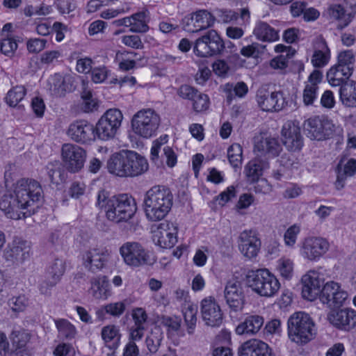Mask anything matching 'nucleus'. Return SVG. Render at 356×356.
Returning <instances> with one entry per match:
<instances>
[{"instance_id": "59", "label": "nucleus", "mask_w": 356, "mask_h": 356, "mask_svg": "<svg viewBox=\"0 0 356 356\" xmlns=\"http://www.w3.org/2000/svg\"><path fill=\"white\" fill-rule=\"evenodd\" d=\"M111 74V70L106 65L94 67L91 71V81L96 84L105 83Z\"/></svg>"}, {"instance_id": "26", "label": "nucleus", "mask_w": 356, "mask_h": 356, "mask_svg": "<svg viewBox=\"0 0 356 356\" xmlns=\"http://www.w3.org/2000/svg\"><path fill=\"white\" fill-rule=\"evenodd\" d=\"M264 318L256 314H245L242 321L236 326L234 331L237 335L254 336L264 326Z\"/></svg>"}, {"instance_id": "53", "label": "nucleus", "mask_w": 356, "mask_h": 356, "mask_svg": "<svg viewBox=\"0 0 356 356\" xmlns=\"http://www.w3.org/2000/svg\"><path fill=\"white\" fill-rule=\"evenodd\" d=\"M183 314L187 325V332L192 334L194 332L197 322V308L193 304H188L184 309Z\"/></svg>"}, {"instance_id": "4", "label": "nucleus", "mask_w": 356, "mask_h": 356, "mask_svg": "<svg viewBox=\"0 0 356 356\" xmlns=\"http://www.w3.org/2000/svg\"><path fill=\"white\" fill-rule=\"evenodd\" d=\"M244 281L253 293L264 298L275 296L281 288L277 276L266 268L248 270Z\"/></svg>"}, {"instance_id": "31", "label": "nucleus", "mask_w": 356, "mask_h": 356, "mask_svg": "<svg viewBox=\"0 0 356 356\" xmlns=\"http://www.w3.org/2000/svg\"><path fill=\"white\" fill-rule=\"evenodd\" d=\"M127 149L113 153L106 162L108 172L116 177H127Z\"/></svg>"}, {"instance_id": "6", "label": "nucleus", "mask_w": 356, "mask_h": 356, "mask_svg": "<svg viewBox=\"0 0 356 356\" xmlns=\"http://www.w3.org/2000/svg\"><path fill=\"white\" fill-rule=\"evenodd\" d=\"M130 123L131 131L136 137L149 139L157 134L161 118L152 108H142L134 114Z\"/></svg>"}, {"instance_id": "55", "label": "nucleus", "mask_w": 356, "mask_h": 356, "mask_svg": "<svg viewBox=\"0 0 356 356\" xmlns=\"http://www.w3.org/2000/svg\"><path fill=\"white\" fill-rule=\"evenodd\" d=\"M242 147L238 143L232 144L227 149V156L230 164L234 168H239L243 160Z\"/></svg>"}, {"instance_id": "29", "label": "nucleus", "mask_w": 356, "mask_h": 356, "mask_svg": "<svg viewBox=\"0 0 356 356\" xmlns=\"http://www.w3.org/2000/svg\"><path fill=\"white\" fill-rule=\"evenodd\" d=\"M239 356H272V349L266 342L252 339L246 341L238 349Z\"/></svg>"}, {"instance_id": "25", "label": "nucleus", "mask_w": 356, "mask_h": 356, "mask_svg": "<svg viewBox=\"0 0 356 356\" xmlns=\"http://www.w3.org/2000/svg\"><path fill=\"white\" fill-rule=\"evenodd\" d=\"M46 87L52 96H63L74 90V76L71 74H54L47 79Z\"/></svg>"}, {"instance_id": "15", "label": "nucleus", "mask_w": 356, "mask_h": 356, "mask_svg": "<svg viewBox=\"0 0 356 356\" xmlns=\"http://www.w3.org/2000/svg\"><path fill=\"white\" fill-rule=\"evenodd\" d=\"M200 310L204 324L219 327L223 321V312L218 300L213 296H207L200 302Z\"/></svg>"}, {"instance_id": "49", "label": "nucleus", "mask_w": 356, "mask_h": 356, "mask_svg": "<svg viewBox=\"0 0 356 356\" xmlns=\"http://www.w3.org/2000/svg\"><path fill=\"white\" fill-rule=\"evenodd\" d=\"M31 332L25 329H15L10 334V339L16 350L23 349L31 339Z\"/></svg>"}, {"instance_id": "20", "label": "nucleus", "mask_w": 356, "mask_h": 356, "mask_svg": "<svg viewBox=\"0 0 356 356\" xmlns=\"http://www.w3.org/2000/svg\"><path fill=\"white\" fill-rule=\"evenodd\" d=\"M261 245V241L254 231L245 230L238 236V250L247 260H252L257 257Z\"/></svg>"}, {"instance_id": "7", "label": "nucleus", "mask_w": 356, "mask_h": 356, "mask_svg": "<svg viewBox=\"0 0 356 356\" xmlns=\"http://www.w3.org/2000/svg\"><path fill=\"white\" fill-rule=\"evenodd\" d=\"M124 264L133 268L151 266L156 261L154 254L143 245L136 241L123 243L119 249Z\"/></svg>"}, {"instance_id": "18", "label": "nucleus", "mask_w": 356, "mask_h": 356, "mask_svg": "<svg viewBox=\"0 0 356 356\" xmlns=\"http://www.w3.org/2000/svg\"><path fill=\"white\" fill-rule=\"evenodd\" d=\"M256 102L258 107L265 112L279 111L286 104L282 92H270L264 88L257 90Z\"/></svg>"}, {"instance_id": "30", "label": "nucleus", "mask_w": 356, "mask_h": 356, "mask_svg": "<svg viewBox=\"0 0 356 356\" xmlns=\"http://www.w3.org/2000/svg\"><path fill=\"white\" fill-rule=\"evenodd\" d=\"M280 150L281 147L275 138L262 134L255 136L254 151L257 154L271 157L278 155Z\"/></svg>"}, {"instance_id": "52", "label": "nucleus", "mask_w": 356, "mask_h": 356, "mask_svg": "<svg viewBox=\"0 0 356 356\" xmlns=\"http://www.w3.org/2000/svg\"><path fill=\"white\" fill-rule=\"evenodd\" d=\"M355 61V54L353 50L347 49L340 51L337 56V63L342 68H348L351 74Z\"/></svg>"}, {"instance_id": "33", "label": "nucleus", "mask_w": 356, "mask_h": 356, "mask_svg": "<svg viewBox=\"0 0 356 356\" xmlns=\"http://www.w3.org/2000/svg\"><path fill=\"white\" fill-rule=\"evenodd\" d=\"M147 160L135 151L127 150V177L139 176L148 170Z\"/></svg>"}, {"instance_id": "23", "label": "nucleus", "mask_w": 356, "mask_h": 356, "mask_svg": "<svg viewBox=\"0 0 356 356\" xmlns=\"http://www.w3.org/2000/svg\"><path fill=\"white\" fill-rule=\"evenodd\" d=\"M213 16L205 10H197L186 16L182 21L184 29L195 33L211 26L214 23Z\"/></svg>"}, {"instance_id": "57", "label": "nucleus", "mask_w": 356, "mask_h": 356, "mask_svg": "<svg viewBox=\"0 0 356 356\" xmlns=\"http://www.w3.org/2000/svg\"><path fill=\"white\" fill-rule=\"evenodd\" d=\"M18 47L17 40L14 36L1 38L0 50L6 56H13Z\"/></svg>"}, {"instance_id": "14", "label": "nucleus", "mask_w": 356, "mask_h": 356, "mask_svg": "<svg viewBox=\"0 0 356 356\" xmlns=\"http://www.w3.org/2000/svg\"><path fill=\"white\" fill-rule=\"evenodd\" d=\"M304 130L310 139L323 140L333 135L334 125L329 120L314 117L305 121Z\"/></svg>"}, {"instance_id": "36", "label": "nucleus", "mask_w": 356, "mask_h": 356, "mask_svg": "<svg viewBox=\"0 0 356 356\" xmlns=\"http://www.w3.org/2000/svg\"><path fill=\"white\" fill-rule=\"evenodd\" d=\"M101 338L104 345L110 350H116L121 340L120 330L115 325H107L104 326L101 330Z\"/></svg>"}, {"instance_id": "11", "label": "nucleus", "mask_w": 356, "mask_h": 356, "mask_svg": "<svg viewBox=\"0 0 356 356\" xmlns=\"http://www.w3.org/2000/svg\"><path fill=\"white\" fill-rule=\"evenodd\" d=\"M87 157L86 151L81 147L65 143L61 148V159L63 166L70 173H77L84 167Z\"/></svg>"}, {"instance_id": "50", "label": "nucleus", "mask_w": 356, "mask_h": 356, "mask_svg": "<svg viewBox=\"0 0 356 356\" xmlns=\"http://www.w3.org/2000/svg\"><path fill=\"white\" fill-rule=\"evenodd\" d=\"M136 55V53L133 52H118L115 60L118 64L119 70L127 72L136 68L137 63L134 56Z\"/></svg>"}, {"instance_id": "61", "label": "nucleus", "mask_w": 356, "mask_h": 356, "mask_svg": "<svg viewBox=\"0 0 356 356\" xmlns=\"http://www.w3.org/2000/svg\"><path fill=\"white\" fill-rule=\"evenodd\" d=\"M82 108L86 113L92 112L97 109L99 102L97 99L92 97L90 91H84L81 95Z\"/></svg>"}, {"instance_id": "13", "label": "nucleus", "mask_w": 356, "mask_h": 356, "mask_svg": "<svg viewBox=\"0 0 356 356\" xmlns=\"http://www.w3.org/2000/svg\"><path fill=\"white\" fill-rule=\"evenodd\" d=\"M223 47V42L218 33L209 30L195 41L193 51L197 56L207 57L220 53Z\"/></svg>"}, {"instance_id": "32", "label": "nucleus", "mask_w": 356, "mask_h": 356, "mask_svg": "<svg viewBox=\"0 0 356 356\" xmlns=\"http://www.w3.org/2000/svg\"><path fill=\"white\" fill-rule=\"evenodd\" d=\"M323 74L320 70H314L305 82L302 92L303 103L306 106L312 105L318 97V84L322 81Z\"/></svg>"}, {"instance_id": "62", "label": "nucleus", "mask_w": 356, "mask_h": 356, "mask_svg": "<svg viewBox=\"0 0 356 356\" xmlns=\"http://www.w3.org/2000/svg\"><path fill=\"white\" fill-rule=\"evenodd\" d=\"M29 305V299L24 295L13 297L9 300V306L15 312H22Z\"/></svg>"}, {"instance_id": "54", "label": "nucleus", "mask_w": 356, "mask_h": 356, "mask_svg": "<svg viewBox=\"0 0 356 356\" xmlns=\"http://www.w3.org/2000/svg\"><path fill=\"white\" fill-rule=\"evenodd\" d=\"M26 90L22 86L11 88L6 97V102L12 107L16 106L24 97Z\"/></svg>"}, {"instance_id": "39", "label": "nucleus", "mask_w": 356, "mask_h": 356, "mask_svg": "<svg viewBox=\"0 0 356 356\" xmlns=\"http://www.w3.org/2000/svg\"><path fill=\"white\" fill-rule=\"evenodd\" d=\"M90 291L96 299L106 300L111 296V291L106 277L99 275L91 280Z\"/></svg>"}, {"instance_id": "21", "label": "nucleus", "mask_w": 356, "mask_h": 356, "mask_svg": "<svg viewBox=\"0 0 356 356\" xmlns=\"http://www.w3.org/2000/svg\"><path fill=\"white\" fill-rule=\"evenodd\" d=\"M67 134L72 140L81 144H88L96 140L94 125L84 120L72 122L69 125Z\"/></svg>"}, {"instance_id": "35", "label": "nucleus", "mask_w": 356, "mask_h": 356, "mask_svg": "<svg viewBox=\"0 0 356 356\" xmlns=\"http://www.w3.org/2000/svg\"><path fill=\"white\" fill-rule=\"evenodd\" d=\"M274 270L283 281H291L297 275L294 259L286 256H282L275 261Z\"/></svg>"}, {"instance_id": "37", "label": "nucleus", "mask_w": 356, "mask_h": 356, "mask_svg": "<svg viewBox=\"0 0 356 356\" xmlns=\"http://www.w3.org/2000/svg\"><path fill=\"white\" fill-rule=\"evenodd\" d=\"M331 54L325 41L321 38L318 39L311 62L316 67H323L327 65L330 60Z\"/></svg>"}, {"instance_id": "60", "label": "nucleus", "mask_w": 356, "mask_h": 356, "mask_svg": "<svg viewBox=\"0 0 356 356\" xmlns=\"http://www.w3.org/2000/svg\"><path fill=\"white\" fill-rule=\"evenodd\" d=\"M161 324L167 328L168 335H172L179 331L181 320L179 317L165 316L161 318Z\"/></svg>"}, {"instance_id": "48", "label": "nucleus", "mask_w": 356, "mask_h": 356, "mask_svg": "<svg viewBox=\"0 0 356 356\" xmlns=\"http://www.w3.org/2000/svg\"><path fill=\"white\" fill-rule=\"evenodd\" d=\"M126 305L122 301L111 302L106 304L96 311L97 317L103 319L105 314H108L114 317H119L125 311Z\"/></svg>"}, {"instance_id": "24", "label": "nucleus", "mask_w": 356, "mask_h": 356, "mask_svg": "<svg viewBox=\"0 0 356 356\" xmlns=\"http://www.w3.org/2000/svg\"><path fill=\"white\" fill-rule=\"evenodd\" d=\"M178 95L183 99L191 100L193 109L196 113L205 112L210 107L211 102L209 95L190 86H181L178 90Z\"/></svg>"}, {"instance_id": "38", "label": "nucleus", "mask_w": 356, "mask_h": 356, "mask_svg": "<svg viewBox=\"0 0 356 356\" xmlns=\"http://www.w3.org/2000/svg\"><path fill=\"white\" fill-rule=\"evenodd\" d=\"M256 38L262 42H274L280 39L279 32L264 22L256 23L253 29Z\"/></svg>"}, {"instance_id": "12", "label": "nucleus", "mask_w": 356, "mask_h": 356, "mask_svg": "<svg viewBox=\"0 0 356 356\" xmlns=\"http://www.w3.org/2000/svg\"><path fill=\"white\" fill-rule=\"evenodd\" d=\"M178 227L170 221L159 224L152 229V241L161 249H171L178 241Z\"/></svg>"}, {"instance_id": "10", "label": "nucleus", "mask_w": 356, "mask_h": 356, "mask_svg": "<svg viewBox=\"0 0 356 356\" xmlns=\"http://www.w3.org/2000/svg\"><path fill=\"white\" fill-rule=\"evenodd\" d=\"M330 247V243L325 238L307 236L299 244V254L307 261L318 262L327 254Z\"/></svg>"}, {"instance_id": "17", "label": "nucleus", "mask_w": 356, "mask_h": 356, "mask_svg": "<svg viewBox=\"0 0 356 356\" xmlns=\"http://www.w3.org/2000/svg\"><path fill=\"white\" fill-rule=\"evenodd\" d=\"M332 309L327 316V321L334 327L349 331L356 327V310L351 307H337Z\"/></svg>"}, {"instance_id": "47", "label": "nucleus", "mask_w": 356, "mask_h": 356, "mask_svg": "<svg viewBox=\"0 0 356 356\" xmlns=\"http://www.w3.org/2000/svg\"><path fill=\"white\" fill-rule=\"evenodd\" d=\"M268 167L267 163L259 159H254L250 161L245 166V175L250 181L254 182L259 180L265 170Z\"/></svg>"}, {"instance_id": "34", "label": "nucleus", "mask_w": 356, "mask_h": 356, "mask_svg": "<svg viewBox=\"0 0 356 356\" xmlns=\"http://www.w3.org/2000/svg\"><path fill=\"white\" fill-rule=\"evenodd\" d=\"M336 186L341 188L348 177L355 175L356 172V159L353 158L343 157L340 159L336 169Z\"/></svg>"}, {"instance_id": "56", "label": "nucleus", "mask_w": 356, "mask_h": 356, "mask_svg": "<svg viewBox=\"0 0 356 356\" xmlns=\"http://www.w3.org/2000/svg\"><path fill=\"white\" fill-rule=\"evenodd\" d=\"M162 339V332L159 328L155 327L146 339V345L149 351L152 353H156L161 346Z\"/></svg>"}, {"instance_id": "1", "label": "nucleus", "mask_w": 356, "mask_h": 356, "mask_svg": "<svg viewBox=\"0 0 356 356\" xmlns=\"http://www.w3.org/2000/svg\"><path fill=\"white\" fill-rule=\"evenodd\" d=\"M42 193L38 181L21 179L0 200V211L8 218H27L35 212V204L42 199Z\"/></svg>"}, {"instance_id": "44", "label": "nucleus", "mask_w": 356, "mask_h": 356, "mask_svg": "<svg viewBox=\"0 0 356 356\" xmlns=\"http://www.w3.org/2000/svg\"><path fill=\"white\" fill-rule=\"evenodd\" d=\"M129 30L133 33H146L149 31V15L146 10H143L129 16Z\"/></svg>"}, {"instance_id": "43", "label": "nucleus", "mask_w": 356, "mask_h": 356, "mask_svg": "<svg viewBox=\"0 0 356 356\" xmlns=\"http://www.w3.org/2000/svg\"><path fill=\"white\" fill-rule=\"evenodd\" d=\"M55 327L58 332V337L67 340L74 339L78 330L76 326L65 318H58L54 319Z\"/></svg>"}, {"instance_id": "41", "label": "nucleus", "mask_w": 356, "mask_h": 356, "mask_svg": "<svg viewBox=\"0 0 356 356\" xmlns=\"http://www.w3.org/2000/svg\"><path fill=\"white\" fill-rule=\"evenodd\" d=\"M222 90L225 94L227 101L230 104L234 97L242 99L249 91L248 85L243 81L237 83H227L222 86Z\"/></svg>"}, {"instance_id": "63", "label": "nucleus", "mask_w": 356, "mask_h": 356, "mask_svg": "<svg viewBox=\"0 0 356 356\" xmlns=\"http://www.w3.org/2000/svg\"><path fill=\"white\" fill-rule=\"evenodd\" d=\"M236 188L234 186H228L224 191L216 197L215 201L221 207L225 205L236 196Z\"/></svg>"}, {"instance_id": "46", "label": "nucleus", "mask_w": 356, "mask_h": 356, "mask_svg": "<svg viewBox=\"0 0 356 356\" xmlns=\"http://www.w3.org/2000/svg\"><path fill=\"white\" fill-rule=\"evenodd\" d=\"M65 272L64 262L61 259L55 260L48 268L46 273V284L48 286H55Z\"/></svg>"}, {"instance_id": "9", "label": "nucleus", "mask_w": 356, "mask_h": 356, "mask_svg": "<svg viewBox=\"0 0 356 356\" xmlns=\"http://www.w3.org/2000/svg\"><path fill=\"white\" fill-rule=\"evenodd\" d=\"M326 270L318 266L307 270L300 278L301 296L308 301L320 300L325 283Z\"/></svg>"}, {"instance_id": "19", "label": "nucleus", "mask_w": 356, "mask_h": 356, "mask_svg": "<svg viewBox=\"0 0 356 356\" xmlns=\"http://www.w3.org/2000/svg\"><path fill=\"white\" fill-rule=\"evenodd\" d=\"M224 296L232 312H241L245 305V296L241 283L236 280H229L225 288Z\"/></svg>"}, {"instance_id": "22", "label": "nucleus", "mask_w": 356, "mask_h": 356, "mask_svg": "<svg viewBox=\"0 0 356 356\" xmlns=\"http://www.w3.org/2000/svg\"><path fill=\"white\" fill-rule=\"evenodd\" d=\"M281 136L283 144L289 151H299L303 147L300 127L296 121L286 122L282 127Z\"/></svg>"}, {"instance_id": "28", "label": "nucleus", "mask_w": 356, "mask_h": 356, "mask_svg": "<svg viewBox=\"0 0 356 356\" xmlns=\"http://www.w3.org/2000/svg\"><path fill=\"white\" fill-rule=\"evenodd\" d=\"M31 243L22 239H15L10 245L5 257L6 260L20 264L31 257Z\"/></svg>"}, {"instance_id": "40", "label": "nucleus", "mask_w": 356, "mask_h": 356, "mask_svg": "<svg viewBox=\"0 0 356 356\" xmlns=\"http://www.w3.org/2000/svg\"><path fill=\"white\" fill-rule=\"evenodd\" d=\"M352 75L348 68H342L337 65H332L327 72L326 77L332 87L342 86Z\"/></svg>"}, {"instance_id": "42", "label": "nucleus", "mask_w": 356, "mask_h": 356, "mask_svg": "<svg viewBox=\"0 0 356 356\" xmlns=\"http://www.w3.org/2000/svg\"><path fill=\"white\" fill-rule=\"evenodd\" d=\"M339 97L342 104L348 107L356 106V81H346L339 90Z\"/></svg>"}, {"instance_id": "2", "label": "nucleus", "mask_w": 356, "mask_h": 356, "mask_svg": "<svg viewBox=\"0 0 356 356\" xmlns=\"http://www.w3.org/2000/svg\"><path fill=\"white\" fill-rule=\"evenodd\" d=\"M95 207L104 212L108 220L117 223L128 221L137 210L135 200L131 196L127 194L111 195L104 189L97 194Z\"/></svg>"}, {"instance_id": "58", "label": "nucleus", "mask_w": 356, "mask_h": 356, "mask_svg": "<svg viewBox=\"0 0 356 356\" xmlns=\"http://www.w3.org/2000/svg\"><path fill=\"white\" fill-rule=\"evenodd\" d=\"M301 231L300 224L289 226L284 234V242L286 246L293 248L297 242L298 236Z\"/></svg>"}, {"instance_id": "16", "label": "nucleus", "mask_w": 356, "mask_h": 356, "mask_svg": "<svg viewBox=\"0 0 356 356\" xmlns=\"http://www.w3.org/2000/svg\"><path fill=\"white\" fill-rule=\"evenodd\" d=\"M349 294L341 283L333 280L325 283L320 301L328 307H341L348 299Z\"/></svg>"}, {"instance_id": "3", "label": "nucleus", "mask_w": 356, "mask_h": 356, "mask_svg": "<svg viewBox=\"0 0 356 356\" xmlns=\"http://www.w3.org/2000/svg\"><path fill=\"white\" fill-rule=\"evenodd\" d=\"M172 195L169 189L155 186L149 189L143 199V211L147 220L157 222L164 219L172 207Z\"/></svg>"}, {"instance_id": "5", "label": "nucleus", "mask_w": 356, "mask_h": 356, "mask_svg": "<svg viewBox=\"0 0 356 356\" xmlns=\"http://www.w3.org/2000/svg\"><path fill=\"white\" fill-rule=\"evenodd\" d=\"M316 325L310 315L305 312H296L287 321V334L289 340L298 345H303L316 335Z\"/></svg>"}, {"instance_id": "64", "label": "nucleus", "mask_w": 356, "mask_h": 356, "mask_svg": "<svg viewBox=\"0 0 356 356\" xmlns=\"http://www.w3.org/2000/svg\"><path fill=\"white\" fill-rule=\"evenodd\" d=\"M54 356H76V351L72 345L67 343H60L56 346L54 350Z\"/></svg>"}, {"instance_id": "8", "label": "nucleus", "mask_w": 356, "mask_h": 356, "mask_svg": "<svg viewBox=\"0 0 356 356\" xmlns=\"http://www.w3.org/2000/svg\"><path fill=\"white\" fill-rule=\"evenodd\" d=\"M124 115L118 108H109L94 126L96 140L108 141L113 139L122 127Z\"/></svg>"}, {"instance_id": "51", "label": "nucleus", "mask_w": 356, "mask_h": 356, "mask_svg": "<svg viewBox=\"0 0 356 356\" xmlns=\"http://www.w3.org/2000/svg\"><path fill=\"white\" fill-rule=\"evenodd\" d=\"M46 170L52 184L58 185L65 181L64 173L58 161L49 163L46 167Z\"/></svg>"}, {"instance_id": "45", "label": "nucleus", "mask_w": 356, "mask_h": 356, "mask_svg": "<svg viewBox=\"0 0 356 356\" xmlns=\"http://www.w3.org/2000/svg\"><path fill=\"white\" fill-rule=\"evenodd\" d=\"M328 14L332 19L337 22L338 26L341 29L348 26L354 16L351 13H346L344 8L339 4L330 6Z\"/></svg>"}, {"instance_id": "27", "label": "nucleus", "mask_w": 356, "mask_h": 356, "mask_svg": "<svg viewBox=\"0 0 356 356\" xmlns=\"http://www.w3.org/2000/svg\"><path fill=\"white\" fill-rule=\"evenodd\" d=\"M82 259L83 266L95 272L106 267L110 259V254L102 249L93 248L86 252Z\"/></svg>"}]
</instances>
